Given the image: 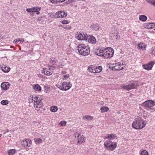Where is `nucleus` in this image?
I'll list each match as a JSON object with an SVG mask.
<instances>
[{
	"label": "nucleus",
	"mask_w": 155,
	"mask_h": 155,
	"mask_svg": "<svg viewBox=\"0 0 155 155\" xmlns=\"http://www.w3.org/2000/svg\"><path fill=\"white\" fill-rule=\"evenodd\" d=\"M94 53L98 56L103 57L105 58L108 59L113 56L114 51L112 48L109 47L104 50L101 49H98Z\"/></svg>",
	"instance_id": "nucleus-1"
},
{
	"label": "nucleus",
	"mask_w": 155,
	"mask_h": 155,
	"mask_svg": "<svg viewBox=\"0 0 155 155\" xmlns=\"http://www.w3.org/2000/svg\"><path fill=\"white\" fill-rule=\"evenodd\" d=\"M146 124L141 117H138L134 121L132 126L135 129H141L144 127Z\"/></svg>",
	"instance_id": "nucleus-2"
},
{
	"label": "nucleus",
	"mask_w": 155,
	"mask_h": 155,
	"mask_svg": "<svg viewBox=\"0 0 155 155\" xmlns=\"http://www.w3.org/2000/svg\"><path fill=\"white\" fill-rule=\"evenodd\" d=\"M77 47L78 52L80 54L86 56L90 54V49L88 46L84 44H80Z\"/></svg>",
	"instance_id": "nucleus-3"
},
{
	"label": "nucleus",
	"mask_w": 155,
	"mask_h": 155,
	"mask_svg": "<svg viewBox=\"0 0 155 155\" xmlns=\"http://www.w3.org/2000/svg\"><path fill=\"white\" fill-rule=\"evenodd\" d=\"M105 149L109 151L114 150L117 146V143L114 141L107 140L104 144Z\"/></svg>",
	"instance_id": "nucleus-4"
},
{
	"label": "nucleus",
	"mask_w": 155,
	"mask_h": 155,
	"mask_svg": "<svg viewBox=\"0 0 155 155\" xmlns=\"http://www.w3.org/2000/svg\"><path fill=\"white\" fill-rule=\"evenodd\" d=\"M137 86V84L135 82L132 81L129 82L128 85H122L121 87L124 89L129 91L131 89L136 88Z\"/></svg>",
	"instance_id": "nucleus-5"
},
{
	"label": "nucleus",
	"mask_w": 155,
	"mask_h": 155,
	"mask_svg": "<svg viewBox=\"0 0 155 155\" xmlns=\"http://www.w3.org/2000/svg\"><path fill=\"white\" fill-rule=\"evenodd\" d=\"M72 84L70 82H64L61 86H60L59 88L63 91H67L72 86Z\"/></svg>",
	"instance_id": "nucleus-6"
},
{
	"label": "nucleus",
	"mask_w": 155,
	"mask_h": 155,
	"mask_svg": "<svg viewBox=\"0 0 155 155\" xmlns=\"http://www.w3.org/2000/svg\"><path fill=\"white\" fill-rule=\"evenodd\" d=\"M87 35H85L83 32L77 33L76 38L79 40H86V39Z\"/></svg>",
	"instance_id": "nucleus-7"
},
{
	"label": "nucleus",
	"mask_w": 155,
	"mask_h": 155,
	"mask_svg": "<svg viewBox=\"0 0 155 155\" xmlns=\"http://www.w3.org/2000/svg\"><path fill=\"white\" fill-rule=\"evenodd\" d=\"M143 104L146 107H150L155 105V102L149 100L144 102Z\"/></svg>",
	"instance_id": "nucleus-8"
},
{
	"label": "nucleus",
	"mask_w": 155,
	"mask_h": 155,
	"mask_svg": "<svg viewBox=\"0 0 155 155\" xmlns=\"http://www.w3.org/2000/svg\"><path fill=\"white\" fill-rule=\"evenodd\" d=\"M43 106V104L40 98H38L37 100L34 102V106L35 107L40 108Z\"/></svg>",
	"instance_id": "nucleus-9"
},
{
	"label": "nucleus",
	"mask_w": 155,
	"mask_h": 155,
	"mask_svg": "<svg viewBox=\"0 0 155 155\" xmlns=\"http://www.w3.org/2000/svg\"><path fill=\"white\" fill-rule=\"evenodd\" d=\"M86 40L90 43L92 44H95L96 42V39L93 36L87 35Z\"/></svg>",
	"instance_id": "nucleus-10"
},
{
	"label": "nucleus",
	"mask_w": 155,
	"mask_h": 155,
	"mask_svg": "<svg viewBox=\"0 0 155 155\" xmlns=\"http://www.w3.org/2000/svg\"><path fill=\"white\" fill-rule=\"evenodd\" d=\"M108 139V140H110V141H114V140L117 139V137L115 134H108L104 137V139Z\"/></svg>",
	"instance_id": "nucleus-11"
},
{
	"label": "nucleus",
	"mask_w": 155,
	"mask_h": 155,
	"mask_svg": "<svg viewBox=\"0 0 155 155\" xmlns=\"http://www.w3.org/2000/svg\"><path fill=\"white\" fill-rule=\"evenodd\" d=\"M42 70V73H43L45 75H50L53 74V70H54V68L51 69V68L43 69Z\"/></svg>",
	"instance_id": "nucleus-12"
},
{
	"label": "nucleus",
	"mask_w": 155,
	"mask_h": 155,
	"mask_svg": "<svg viewBox=\"0 0 155 155\" xmlns=\"http://www.w3.org/2000/svg\"><path fill=\"white\" fill-rule=\"evenodd\" d=\"M154 64V62L153 61H151L146 65H143V67L145 70H150L152 68Z\"/></svg>",
	"instance_id": "nucleus-13"
},
{
	"label": "nucleus",
	"mask_w": 155,
	"mask_h": 155,
	"mask_svg": "<svg viewBox=\"0 0 155 155\" xmlns=\"http://www.w3.org/2000/svg\"><path fill=\"white\" fill-rule=\"evenodd\" d=\"M56 15H58V18H63L67 16V13L64 11H61L57 12Z\"/></svg>",
	"instance_id": "nucleus-14"
},
{
	"label": "nucleus",
	"mask_w": 155,
	"mask_h": 155,
	"mask_svg": "<svg viewBox=\"0 0 155 155\" xmlns=\"http://www.w3.org/2000/svg\"><path fill=\"white\" fill-rule=\"evenodd\" d=\"M10 85V84L7 82L2 83L1 84V87L3 90H6L9 88Z\"/></svg>",
	"instance_id": "nucleus-15"
},
{
	"label": "nucleus",
	"mask_w": 155,
	"mask_h": 155,
	"mask_svg": "<svg viewBox=\"0 0 155 155\" xmlns=\"http://www.w3.org/2000/svg\"><path fill=\"white\" fill-rule=\"evenodd\" d=\"M77 137L78 138V143L79 144H82L83 143H84L85 142V140L84 138V137L83 135L81 136L80 134H78Z\"/></svg>",
	"instance_id": "nucleus-16"
},
{
	"label": "nucleus",
	"mask_w": 155,
	"mask_h": 155,
	"mask_svg": "<svg viewBox=\"0 0 155 155\" xmlns=\"http://www.w3.org/2000/svg\"><path fill=\"white\" fill-rule=\"evenodd\" d=\"M39 98L37 96L35 95H31L29 98V101L30 102H32L33 101H37Z\"/></svg>",
	"instance_id": "nucleus-17"
},
{
	"label": "nucleus",
	"mask_w": 155,
	"mask_h": 155,
	"mask_svg": "<svg viewBox=\"0 0 155 155\" xmlns=\"http://www.w3.org/2000/svg\"><path fill=\"white\" fill-rule=\"evenodd\" d=\"M28 141H29V140L25 139L21 142V144L24 147H29L30 145H28Z\"/></svg>",
	"instance_id": "nucleus-18"
},
{
	"label": "nucleus",
	"mask_w": 155,
	"mask_h": 155,
	"mask_svg": "<svg viewBox=\"0 0 155 155\" xmlns=\"http://www.w3.org/2000/svg\"><path fill=\"white\" fill-rule=\"evenodd\" d=\"M145 28L148 29L153 28L154 27L155 25L153 23H148L145 25Z\"/></svg>",
	"instance_id": "nucleus-19"
},
{
	"label": "nucleus",
	"mask_w": 155,
	"mask_h": 155,
	"mask_svg": "<svg viewBox=\"0 0 155 155\" xmlns=\"http://www.w3.org/2000/svg\"><path fill=\"white\" fill-rule=\"evenodd\" d=\"M34 9V12H36V14L37 15H38L39 14L40 12L39 11L41 10V8L39 7H34L33 8Z\"/></svg>",
	"instance_id": "nucleus-20"
},
{
	"label": "nucleus",
	"mask_w": 155,
	"mask_h": 155,
	"mask_svg": "<svg viewBox=\"0 0 155 155\" xmlns=\"http://www.w3.org/2000/svg\"><path fill=\"white\" fill-rule=\"evenodd\" d=\"M138 48L144 50L146 48V46L144 45L143 43L140 42L137 45Z\"/></svg>",
	"instance_id": "nucleus-21"
},
{
	"label": "nucleus",
	"mask_w": 155,
	"mask_h": 155,
	"mask_svg": "<svg viewBox=\"0 0 155 155\" xmlns=\"http://www.w3.org/2000/svg\"><path fill=\"white\" fill-rule=\"evenodd\" d=\"M1 69L4 72H8L9 71L10 68L5 66V65H4L2 67Z\"/></svg>",
	"instance_id": "nucleus-22"
},
{
	"label": "nucleus",
	"mask_w": 155,
	"mask_h": 155,
	"mask_svg": "<svg viewBox=\"0 0 155 155\" xmlns=\"http://www.w3.org/2000/svg\"><path fill=\"white\" fill-rule=\"evenodd\" d=\"M139 19L140 20L142 21H145L147 20V17L145 15H141L140 16Z\"/></svg>",
	"instance_id": "nucleus-23"
},
{
	"label": "nucleus",
	"mask_w": 155,
	"mask_h": 155,
	"mask_svg": "<svg viewBox=\"0 0 155 155\" xmlns=\"http://www.w3.org/2000/svg\"><path fill=\"white\" fill-rule=\"evenodd\" d=\"M33 89L36 91H40L41 90V87L38 84L35 85L33 86Z\"/></svg>",
	"instance_id": "nucleus-24"
},
{
	"label": "nucleus",
	"mask_w": 155,
	"mask_h": 155,
	"mask_svg": "<svg viewBox=\"0 0 155 155\" xmlns=\"http://www.w3.org/2000/svg\"><path fill=\"white\" fill-rule=\"evenodd\" d=\"M109 110V108L106 107H103L101 108V112L104 113L107 112Z\"/></svg>",
	"instance_id": "nucleus-25"
},
{
	"label": "nucleus",
	"mask_w": 155,
	"mask_h": 155,
	"mask_svg": "<svg viewBox=\"0 0 155 155\" xmlns=\"http://www.w3.org/2000/svg\"><path fill=\"white\" fill-rule=\"evenodd\" d=\"M83 119L90 120H91L93 119V117L87 115L84 116Z\"/></svg>",
	"instance_id": "nucleus-26"
},
{
	"label": "nucleus",
	"mask_w": 155,
	"mask_h": 155,
	"mask_svg": "<svg viewBox=\"0 0 155 155\" xmlns=\"http://www.w3.org/2000/svg\"><path fill=\"white\" fill-rule=\"evenodd\" d=\"M50 61L51 63L54 65L56 63L57 59L56 58H52L50 59Z\"/></svg>",
	"instance_id": "nucleus-27"
},
{
	"label": "nucleus",
	"mask_w": 155,
	"mask_h": 155,
	"mask_svg": "<svg viewBox=\"0 0 155 155\" xmlns=\"http://www.w3.org/2000/svg\"><path fill=\"white\" fill-rule=\"evenodd\" d=\"M58 109L57 107L55 106H52L50 108L51 111L53 112H55L57 111Z\"/></svg>",
	"instance_id": "nucleus-28"
},
{
	"label": "nucleus",
	"mask_w": 155,
	"mask_h": 155,
	"mask_svg": "<svg viewBox=\"0 0 155 155\" xmlns=\"http://www.w3.org/2000/svg\"><path fill=\"white\" fill-rule=\"evenodd\" d=\"M15 149H11L8 151V154L9 155H13L15 153Z\"/></svg>",
	"instance_id": "nucleus-29"
},
{
	"label": "nucleus",
	"mask_w": 155,
	"mask_h": 155,
	"mask_svg": "<svg viewBox=\"0 0 155 155\" xmlns=\"http://www.w3.org/2000/svg\"><path fill=\"white\" fill-rule=\"evenodd\" d=\"M102 70V67L101 66H98L97 68H96V71L95 72H96L97 73L100 72Z\"/></svg>",
	"instance_id": "nucleus-30"
},
{
	"label": "nucleus",
	"mask_w": 155,
	"mask_h": 155,
	"mask_svg": "<svg viewBox=\"0 0 155 155\" xmlns=\"http://www.w3.org/2000/svg\"><path fill=\"white\" fill-rule=\"evenodd\" d=\"M8 100H5L2 101L1 103L3 105H6L8 104Z\"/></svg>",
	"instance_id": "nucleus-31"
},
{
	"label": "nucleus",
	"mask_w": 155,
	"mask_h": 155,
	"mask_svg": "<svg viewBox=\"0 0 155 155\" xmlns=\"http://www.w3.org/2000/svg\"><path fill=\"white\" fill-rule=\"evenodd\" d=\"M123 69V67H119L117 68V65H116L114 66V68H113L112 70H117V71H119Z\"/></svg>",
	"instance_id": "nucleus-32"
},
{
	"label": "nucleus",
	"mask_w": 155,
	"mask_h": 155,
	"mask_svg": "<svg viewBox=\"0 0 155 155\" xmlns=\"http://www.w3.org/2000/svg\"><path fill=\"white\" fill-rule=\"evenodd\" d=\"M35 141L36 143H40L42 142V140L40 138H37L35 140Z\"/></svg>",
	"instance_id": "nucleus-33"
},
{
	"label": "nucleus",
	"mask_w": 155,
	"mask_h": 155,
	"mask_svg": "<svg viewBox=\"0 0 155 155\" xmlns=\"http://www.w3.org/2000/svg\"><path fill=\"white\" fill-rule=\"evenodd\" d=\"M148 153L145 150H143L142 151L141 153V155H148Z\"/></svg>",
	"instance_id": "nucleus-34"
},
{
	"label": "nucleus",
	"mask_w": 155,
	"mask_h": 155,
	"mask_svg": "<svg viewBox=\"0 0 155 155\" xmlns=\"http://www.w3.org/2000/svg\"><path fill=\"white\" fill-rule=\"evenodd\" d=\"M66 122L65 121H63L60 122L59 124L62 126H64L66 124Z\"/></svg>",
	"instance_id": "nucleus-35"
},
{
	"label": "nucleus",
	"mask_w": 155,
	"mask_h": 155,
	"mask_svg": "<svg viewBox=\"0 0 155 155\" xmlns=\"http://www.w3.org/2000/svg\"><path fill=\"white\" fill-rule=\"evenodd\" d=\"M70 21H69L68 20H63L61 21V22L64 24H67L69 23Z\"/></svg>",
	"instance_id": "nucleus-36"
},
{
	"label": "nucleus",
	"mask_w": 155,
	"mask_h": 155,
	"mask_svg": "<svg viewBox=\"0 0 155 155\" xmlns=\"http://www.w3.org/2000/svg\"><path fill=\"white\" fill-rule=\"evenodd\" d=\"M34 9H33V8H27L26 9V11L29 12H33Z\"/></svg>",
	"instance_id": "nucleus-37"
},
{
	"label": "nucleus",
	"mask_w": 155,
	"mask_h": 155,
	"mask_svg": "<svg viewBox=\"0 0 155 155\" xmlns=\"http://www.w3.org/2000/svg\"><path fill=\"white\" fill-rule=\"evenodd\" d=\"M50 2L53 4H56L58 2V0H50Z\"/></svg>",
	"instance_id": "nucleus-38"
},
{
	"label": "nucleus",
	"mask_w": 155,
	"mask_h": 155,
	"mask_svg": "<svg viewBox=\"0 0 155 155\" xmlns=\"http://www.w3.org/2000/svg\"><path fill=\"white\" fill-rule=\"evenodd\" d=\"M20 41V39L18 38V39H16L15 40H14L13 42L15 44L17 43L18 42Z\"/></svg>",
	"instance_id": "nucleus-39"
},
{
	"label": "nucleus",
	"mask_w": 155,
	"mask_h": 155,
	"mask_svg": "<svg viewBox=\"0 0 155 155\" xmlns=\"http://www.w3.org/2000/svg\"><path fill=\"white\" fill-rule=\"evenodd\" d=\"M44 91L45 92L47 93L48 92V88L46 86H44Z\"/></svg>",
	"instance_id": "nucleus-40"
},
{
	"label": "nucleus",
	"mask_w": 155,
	"mask_h": 155,
	"mask_svg": "<svg viewBox=\"0 0 155 155\" xmlns=\"http://www.w3.org/2000/svg\"><path fill=\"white\" fill-rule=\"evenodd\" d=\"M146 1L149 3H150L152 4L154 0H146Z\"/></svg>",
	"instance_id": "nucleus-41"
},
{
	"label": "nucleus",
	"mask_w": 155,
	"mask_h": 155,
	"mask_svg": "<svg viewBox=\"0 0 155 155\" xmlns=\"http://www.w3.org/2000/svg\"><path fill=\"white\" fill-rule=\"evenodd\" d=\"M49 68H51V69L54 68V69L56 68V67L54 66L53 65H49Z\"/></svg>",
	"instance_id": "nucleus-42"
},
{
	"label": "nucleus",
	"mask_w": 155,
	"mask_h": 155,
	"mask_svg": "<svg viewBox=\"0 0 155 155\" xmlns=\"http://www.w3.org/2000/svg\"><path fill=\"white\" fill-rule=\"evenodd\" d=\"M92 71H90L89 72H91V73H96V72H95V71H96V68L95 69H92Z\"/></svg>",
	"instance_id": "nucleus-43"
},
{
	"label": "nucleus",
	"mask_w": 155,
	"mask_h": 155,
	"mask_svg": "<svg viewBox=\"0 0 155 155\" xmlns=\"http://www.w3.org/2000/svg\"><path fill=\"white\" fill-rule=\"evenodd\" d=\"M69 75L68 74H65L64 75V79L68 78H69Z\"/></svg>",
	"instance_id": "nucleus-44"
},
{
	"label": "nucleus",
	"mask_w": 155,
	"mask_h": 155,
	"mask_svg": "<svg viewBox=\"0 0 155 155\" xmlns=\"http://www.w3.org/2000/svg\"><path fill=\"white\" fill-rule=\"evenodd\" d=\"M79 134L78 133H75L74 134V136L75 137H77V136L78 134Z\"/></svg>",
	"instance_id": "nucleus-45"
},
{
	"label": "nucleus",
	"mask_w": 155,
	"mask_h": 155,
	"mask_svg": "<svg viewBox=\"0 0 155 155\" xmlns=\"http://www.w3.org/2000/svg\"><path fill=\"white\" fill-rule=\"evenodd\" d=\"M65 0H58V2H62L64 1Z\"/></svg>",
	"instance_id": "nucleus-46"
},
{
	"label": "nucleus",
	"mask_w": 155,
	"mask_h": 155,
	"mask_svg": "<svg viewBox=\"0 0 155 155\" xmlns=\"http://www.w3.org/2000/svg\"><path fill=\"white\" fill-rule=\"evenodd\" d=\"M37 111L38 112H39V113H40V114L42 113L43 112L40 109L37 110Z\"/></svg>",
	"instance_id": "nucleus-47"
},
{
	"label": "nucleus",
	"mask_w": 155,
	"mask_h": 155,
	"mask_svg": "<svg viewBox=\"0 0 155 155\" xmlns=\"http://www.w3.org/2000/svg\"><path fill=\"white\" fill-rule=\"evenodd\" d=\"M32 143V142L31 140H29V141H28V145H30V146L31 144Z\"/></svg>",
	"instance_id": "nucleus-48"
},
{
	"label": "nucleus",
	"mask_w": 155,
	"mask_h": 155,
	"mask_svg": "<svg viewBox=\"0 0 155 155\" xmlns=\"http://www.w3.org/2000/svg\"><path fill=\"white\" fill-rule=\"evenodd\" d=\"M64 28H66V29H70L71 28V26L66 27H64Z\"/></svg>",
	"instance_id": "nucleus-49"
},
{
	"label": "nucleus",
	"mask_w": 155,
	"mask_h": 155,
	"mask_svg": "<svg viewBox=\"0 0 155 155\" xmlns=\"http://www.w3.org/2000/svg\"><path fill=\"white\" fill-rule=\"evenodd\" d=\"M88 70H92V67H91V66H89L88 67Z\"/></svg>",
	"instance_id": "nucleus-50"
},
{
	"label": "nucleus",
	"mask_w": 155,
	"mask_h": 155,
	"mask_svg": "<svg viewBox=\"0 0 155 155\" xmlns=\"http://www.w3.org/2000/svg\"><path fill=\"white\" fill-rule=\"evenodd\" d=\"M20 41L21 42H23V41H24V39L23 38H21V39H20Z\"/></svg>",
	"instance_id": "nucleus-51"
},
{
	"label": "nucleus",
	"mask_w": 155,
	"mask_h": 155,
	"mask_svg": "<svg viewBox=\"0 0 155 155\" xmlns=\"http://www.w3.org/2000/svg\"><path fill=\"white\" fill-rule=\"evenodd\" d=\"M152 53H153V54L155 55V49L153 50Z\"/></svg>",
	"instance_id": "nucleus-52"
},
{
	"label": "nucleus",
	"mask_w": 155,
	"mask_h": 155,
	"mask_svg": "<svg viewBox=\"0 0 155 155\" xmlns=\"http://www.w3.org/2000/svg\"><path fill=\"white\" fill-rule=\"evenodd\" d=\"M152 4L155 6V1H154Z\"/></svg>",
	"instance_id": "nucleus-53"
},
{
	"label": "nucleus",
	"mask_w": 155,
	"mask_h": 155,
	"mask_svg": "<svg viewBox=\"0 0 155 155\" xmlns=\"http://www.w3.org/2000/svg\"><path fill=\"white\" fill-rule=\"evenodd\" d=\"M117 64H118V65H120V63L118 62V63Z\"/></svg>",
	"instance_id": "nucleus-54"
},
{
	"label": "nucleus",
	"mask_w": 155,
	"mask_h": 155,
	"mask_svg": "<svg viewBox=\"0 0 155 155\" xmlns=\"http://www.w3.org/2000/svg\"><path fill=\"white\" fill-rule=\"evenodd\" d=\"M1 136V134H0V137Z\"/></svg>",
	"instance_id": "nucleus-55"
}]
</instances>
